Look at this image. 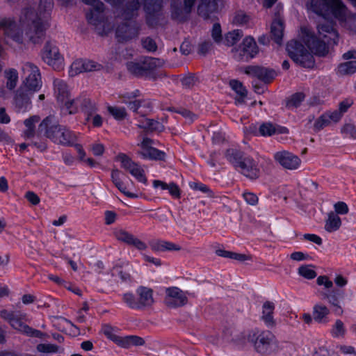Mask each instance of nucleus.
I'll list each match as a JSON object with an SVG mask.
<instances>
[{"mask_svg": "<svg viewBox=\"0 0 356 356\" xmlns=\"http://www.w3.org/2000/svg\"><path fill=\"white\" fill-rule=\"evenodd\" d=\"M316 283L319 286H324L326 289H330L333 286L332 282L326 275H320L316 279Z\"/></svg>", "mask_w": 356, "mask_h": 356, "instance_id": "obj_57", "label": "nucleus"}, {"mask_svg": "<svg viewBox=\"0 0 356 356\" xmlns=\"http://www.w3.org/2000/svg\"><path fill=\"white\" fill-rule=\"evenodd\" d=\"M275 71L261 67L257 79L265 83H268L271 81L275 78Z\"/></svg>", "mask_w": 356, "mask_h": 356, "instance_id": "obj_44", "label": "nucleus"}, {"mask_svg": "<svg viewBox=\"0 0 356 356\" xmlns=\"http://www.w3.org/2000/svg\"><path fill=\"white\" fill-rule=\"evenodd\" d=\"M229 85L232 89L234 90L241 98H243L246 96L247 90L241 82L236 80H232L229 82Z\"/></svg>", "mask_w": 356, "mask_h": 356, "instance_id": "obj_47", "label": "nucleus"}, {"mask_svg": "<svg viewBox=\"0 0 356 356\" xmlns=\"http://www.w3.org/2000/svg\"><path fill=\"white\" fill-rule=\"evenodd\" d=\"M108 111L118 120H123L127 115L126 110L122 107L108 106Z\"/></svg>", "mask_w": 356, "mask_h": 356, "instance_id": "obj_46", "label": "nucleus"}, {"mask_svg": "<svg viewBox=\"0 0 356 356\" xmlns=\"http://www.w3.org/2000/svg\"><path fill=\"white\" fill-rule=\"evenodd\" d=\"M47 27V22L35 18L34 13L30 9L22 12L19 26L10 19H3L0 22V28L3 29L6 37L19 44L25 41L39 42Z\"/></svg>", "mask_w": 356, "mask_h": 356, "instance_id": "obj_2", "label": "nucleus"}, {"mask_svg": "<svg viewBox=\"0 0 356 356\" xmlns=\"http://www.w3.org/2000/svg\"><path fill=\"white\" fill-rule=\"evenodd\" d=\"M251 18L243 11L236 12L232 17V24L236 26H248Z\"/></svg>", "mask_w": 356, "mask_h": 356, "instance_id": "obj_38", "label": "nucleus"}, {"mask_svg": "<svg viewBox=\"0 0 356 356\" xmlns=\"http://www.w3.org/2000/svg\"><path fill=\"white\" fill-rule=\"evenodd\" d=\"M22 71L25 79L21 88L33 95L42 86L40 70L34 64L26 62L22 65Z\"/></svg>", "mask_w": 356, "mask_h": 356, "instance_id": "obj_9", "label": "nucleus"}, {"mask_svg": "<svg viewBox=\"0 0 356 356\" xmlns=\"http://www.w3.org/2000/svg\"><path fill=\"white\" fill-rule=\"evenodd\" d=\"M283 22L280 17L275 18L272 22L270 33L273 40L280 43L283 35Z\"/></svg>", "mask_w": 356, "mask_h": 356, "instance_id": "obj_34", "label": "nucleus"}, {"mask_svg": "<svg viewBox=\"0 0 356 356\" xmlns=\"http://www.w3.org/2000/svg\"><path fill=\"white\" fill-rule=\"evenodd\" d=\"M246 339L260 356L273 355L278 350V341L269 330H252L248 332Z\"/></svg>", "mask_w": 356, "mask_h": 356, "instance_id": "obj_5", "label": "nucleus"}, {"mask_svg": "<svg viewBox=\"0 0 356 356\" xmlns=\"http://www.w3.org/2000/svg\"><path fill=\"white\" fill-rule=\"evenodd\" d=\"M188 184L190 188L194 191H200L210 197L213 195L212 191L208 188L207 186L202 183L191 181L189 182Z\"/></svg>", "mask_w": 356, "mask_h": 356, "instance_id": "obj_48", "label": "nucleus"}, {"mask_svg": "<svg viewBox=\"0 0 356 356\" xmlns=\"http://www.w3.org/2000/svg\"><path fill=\"white\" fill-rule=\"evenodd\" d=\"M54 92L58 102L64 104L63 111L69 114L75 113L81 105L80 99H70L66 83L60 79L54 81Z\"/></svg>", "mask_w": 356, "mask_h": 356, "instance_id": "obj_12", "label": "nucleus"}, {"mask_svg": "<svg viewBox=\"0 0 356 356\" xmlns=\"http://www.w3.org/2000/svg\"><path fill=\"white\" fill-rule=\"evenodd\" d=\"M331 335L334 338H339L340 337H343L346 334V329L344 327V324L342 321L340 319H337L332 326V328L330 331Z\"/></svg>", "mask_w": 356, "mask_h": 356, "instance_id": "obj_42", "label": "nucleus"}, {"mask_svg": "<svg viewBox=\"0 0 356 356\" xmlns=\"http://www.w3.org/2000/svg\"><path fill=\"white\" fill-rule=\"evenodd\" d=\"M52 8L53 0H40V2L38 6L39 14L38 15H35L34 14L35 18H40V21H42V17L45 18L46 15L49 13Z\"/></svg>", "mask_w": 356, "mask_h": 356, "instance_id": "obj_37", "label": "nucleus"}, {"mask_svg": "<svg viewBox=\"0 0 356 356\" xmlns=\"http://www.w3.org/2000/svg\"><path fill=\"white\" fill-rule=\"evenodd\" d=\"M143 47L149 51H154L157 49L156 44L154 40L147 38L142 41Z\"/></svg>", "mask_w": 356, "mask_h": 356, "instance_id": "obj_58", "label": "nucleus"}, {"mask_svg": "<svg viewBox=\"0 0 356 356\" xmlns=\"http://www.w3.org/2000/svg\"><path fill=\"white\" fill-rule=\"evenodd\" d=\"M201 227V224H176L177 232L187 237L195 234L200 236L204 235V233L200 229Z\"/></svg>", "mask_w": 356, "mask_h": 356, "instance_id": "obj_31", "label": "nucleus"}, {"mask_svg": "<svg viewBox=\"0 0 356 356\" xmlns=\"http://www.w3.org/2000/svg\"><path fill=\"white\" fill-rule=\"evenodd\" d=\"M114 328L110 324H104L102 327V332L104 336L122 348H129L131 346H144L145 341L143 338L137 335H127L121 337L113 333Z\"/></svg>", "mask_w": 356, "mask_h": 356, "instance_id": "obj_8", "label": "nucleus"}, {"mask_svg": "<svg viewBox=\"0 0 356 356\" xmlns=\"http://www.w3.org/2000/svg\"><path fill=\"white\" fill-rule=\"evenodd\" d=\"M138 33V29L132 22L120 25L116 30V37L121 42L130 40L137 36Z\"/></svg>", "mask_w": 356, "mask_h": 356, "instance_id": "obj_21", "label": "nucleus"}, {"mask_svg": "<svg viewBox=\"0 0 356 356\" xmlns=\"http://www.w3.org/2000/svg\"><path fill=\"white\" fill-rule=\"evenodd\" d=\"M39 121L40 117L38 115L31 116L24 120V124L26 129L24 131V136L26 138H31L34 136L35 133V127Z\"/></svg>", "mask_w": 356, "mask_h": 356, "instance_id": "obj_33", "label": "nucleus"}, {"mask_svg": "<svg viewBox=\"0 0 356 356\" xmlns=\"http://www.w3.org/2000/svg\"><path fill=\"white\" fill-rule=\"evenodd\" d=\"M152 144V141L150 139L147 138H143L140 145L141 149L140 154L143 158L146 159H163L164 152L154 148Z\"/></svg>", "mask_w": 356, "mask_h": 356, "instance_id": "obj_19", "label": "nucleus"}, {"mask_svg": "<svg viewBox=\"0 0 356 356\" xmlns=\"http://www.w3.org/2000/svg\"><path fill=\"white\" fill-rule=\"evenodd\" d=\"M338 34L329 22H321L317 26V34H312L307 28L301 29V41H291L286 50L293 61L305 67H312L314 60L312 54L325 56L328 46L336 44Z\"/></svg>", "mask_w": 356, "mask_h": 356, "instance_id": "obj_1", "label": "nucleus"}, {"mask_svg": "<svg viewBox=\"0 0 356 356\" xmlns=\"http://www.w3.org/2000/svg\"><path fill=\"white\" fill-rule=\"evenodd\" d=\"M308 7L315 13L325 16L331 13L342 26L356 33V17L352 16L341 0H311Z\"/></svg>", "mask_w": 356, "mask_h": 356, "instance_id": "obj_3", "label": "nucleus"}, {"mask_svg": "<svg viewBox=\"0 0 356 356\" xmlns=\"http://www.w3.org/2000/svg\"><path fill=\"white\" fill-rule=\"evenodd\" d=\"M37 350L44 353H55L58 350V346L51 343H39L37 346Z\"/></svg>", "mask_w": 356, "mask_h": 356, "instance_id": "obj_49", "label": "nucleus"}, {"mask_svg": "<svg viewBox=\"0 0 356 356\" xmlns=\"http://www.w3.org/2000/svg\"><path fill=\"white\" fill-rule=\"evenodd\" d=\"M90 149L93 155L96 156H100L103 155L105 148L104 146L101 143H95L90 146Z\"/></svg>", "mask_w": 356, "mask_h": 356, "instance_id": "obj_60", "label": "nucleus"}, {"mask_svg": "<svg viewBox=\"0 0 356 356\" xmlns=\"http://www.w3.org/2000/svg\"><path fill=\"white\" fill-rule=\"evenodd\" d=\"M81 105L83 106L87 113L86 120L89 121L92 120V123L94 127H101L103 122L102 118L98 114L93 115V113L97 110L95 104L92 103L89 99H85Z\"/></svg>", "mask_w": 356, "mask_h": 356, "instance_id": "obj_25", "label": "nucleus"}, {"mask_svg": "<svg viewBox=\"0 0 356 356\" xmlns=\"http://www.w3.org/2000/svg\"><path fill=\"white\" fill-rule=\"evenodd\" d=\"M141 255L143 257V260L146 262L151 263L156 266H161L162 264L161 260L159 258L149 256L145 253H141Z\"/></svg>", "mask_w": 356, "mask_h": 356, "instance_id": "obj_62", "label": "nucleus"}, {"mask_svg": "<svg viewBox=\"0 0 356 356\" xmlns=\"http://www.w3.org/2000/svg\"><path fill=\"white\" fill-rule=\"evenodd\" d=\"M353 104V100L352 99H346L341 102L339 104V110L334 111L333 113H340V119L341 118L343 113H345L348 109Z\"/></svg>", "mask_w": 356, "mask_h": 356, "instance_id": "obj_50", "label": "nucleus"}, {"mask_svg": "<svg viewBox=\"0 0 356 356\" xmlns=\"http://www.w3.org/2000/svg\"><path fill=\"white\" fill-rule=\"evenodd\" d=\"M273 157L276 162L289 170H296L301 163L300 159L297 156L286 150L275 152Z\"/></svg>", "mask_w": 356, "mask_h": 356, "instance_id": "obj_17", "label": "nucleus"}, {"mask_svg": "<svg viewBox=\"0 0 356 356\" xmlns=\"http://www.w3.org/2000/svg\"><path fill=\"white\" fill-rule=\"evenodd\" d=\"M338 72L341 74H350L355 72L356 61H348L339 65Z\"/></svg>", "mask_w": 356, "mask_h": 356, "instance_id": "obj_43", "label": "nucleus"}, {"mask_svg": "<svg viewBox=\"0 0 356 356\" xmlns=\"http://www.w3.org/2000/svg\"><path fill=\"white\" fill-rule=\"evenodd\" d=\"M298 274L307 280H312L317 275L316 272L307 265L300 266L298 268Z\"/></svg>", "mask_w": 356, "mask_h": 356, "instance_id": "obj_45", "label": "nucleus"}, {"mask_svg": "<svg viewBox=\"0 0 356 356\" xmlns=\"http://www.w3.org/2000/svg\"><path fill=\"white\" fill-rule=\"evenodd\" d=\"M122 300L129 308L135 310H140L138 299L133 293L128 292L124 293Z\"/></svg>", "mask_w": 356, "mask_h": 356, "instance_id": "obj_40", "label": "nucleus"}, {"mask_svg": "<svg viewBox=\"0 0 356 356\" xmlns=\"http://www.w3.org/2000/svg\"><path fill=\"white\" fill-rule=\"evenodd\" d=\"M245 201L250 205H256L258 202L257 196L250 192H245L243 193Z\"/></svg>", "mask_w": 356, "mask_h": 356, "instance_id": "obj_59", "label": "nucleus"}, {"mask_svg": "<svg viewBox=\"0 0 356 356\" xmlns=\"http://www.w3.org/2000/svg\"><path fill=\"white\" fill-rule=\"evenodd\" d=\"M165 241L162 240H151L149 241V245L154 252H163Z\"/></svg>", "mask_w": 356, "mask_h": 356, "instance_id": "obj_55", "label": "nucleus"}, {"mask_svg": "<svg viewBox=\"0 0 356 356\" xmlns=\"http://www.w3.org/2000/svg\"><path fill=\"white\" fill-rule=\"evenodd\" d=\"M164 65V61L159 58H147L143 63L144 72H150L161 67Z\"/></svg>", "mask_w": 356, "mask_h": 356, "instance_id": "obj_36", "label": "nucleus"}, {"mask_svg": "<svg viewBox=\"0 0 356 356\" xmlns=\"http://www.w3.org/2000/svg\"><path fill=\"white\" fill-rule=\"evenodd\" d=\"M220 3L221 0H202L198 6L197 12L200 15L207 18L210 13L218 10Z\"/></svg>", "mask_w": 356, "mask_h": 356, "instance_id": "obj_27", "label": "nucleus"}, {"mask_svg": "<svg viewBox=\"0 0 356 356\" xmlns=\"http://www.w3.org/2000/svg\"><path fill=\"white\" fill-rule=\"evenodd\" d=\"M261 67L258 66H248L244 69V72L253 77H258V74Z\"/></svg>", "mask_w": 356, "mask_h": 356, "instance_id": "obj_64", "label": "nucleus"}, {"mask_svg": "<svg viewBox=\"0 0 356 356\" xmlns=\"http://www.w3.org/2000/svg\"><path fill=\"white\" fill-rule=\"evenodd\" d=\"M39 131L54 143L67 146L75 147L76 135L72 131L59 126L57 120L52 116L44 118L39 125Z\"/></svg>", "mask_w": 356, "mask_h": 356, "instance_id": "obj_4", "label": "nucleus"}, {"mask_svg": "<svg viewBox=\"0 0 356 356\" xmlns=\"http://www.w3.org/2000/svg\"><path fill=\"white\" fill-rule=\"evenodd\" d=\"M81 1L91 7L90 11L86 14L88 22L95 26L99 34H106L111 26L104 17V6L102 2L99 0H81Z\"/></svg>", "mask_w": 356, "mask_h": 356, "instance_id": "obj_6", "label": "nucleus"}, {"mask_svg": "<svg viewBox=\"0 0 356 356\" xmlns=\"http://www.w3.org/2000/svg\"><path fill=\"white\" fill-rule=\"evenodd\" d=\"M136 294L138 296V304L140 309L150 307L154 303L153 290L150 288L140 286L136 289Z\"/></svg>", "mask_w": 356, "mask_h": 356, "instance_id": "obj_23", "label": "nucleus"}, {"mask_svg": "<svg viewBox=\"0 0 356 356\" xmlns=\"http://www.w3.org/2000/svg\"><path fill=\"white\" fill-rule=\"evenodd\" d=\"M116 238L129 245L135 247L140 251L145 250L147 248V244L135 237L132 234L122 229L116 230L115 232Z\"/></svg>", "mask_w": 356, "mask_h": 356, "instance_id": "obj_18", "label": "nucleus"}, {"mask_svg": "<svg viewBox=\"0 0 356 356\" xmlns=\"http://www.w3.org/2000/svg\"><path fill=\"white\" fill-rule=\"evenodd\" d=\"M302 239L312 242L318 245L323 244V239L315 234H305L302 236Z\"/></svg>", "mask_w": 356, "mask_h": 356, "instance_id": "obj_56", "label": "nucleus"}, {"mask_svg": "<svg viewBox=\"0 0 356 356\" xmlns=\"http://www.w3.org/2000/svg\"><path fill=\"white\" fill-rule=\"evenodd\" d=\"M232 57L239 62H248L254 58L259 53L258 46L254 39L251 36H246L241 44L234 47L232 51Z\"/></svg>", "mask_w": 356, "mask_h": 356, "instance_id": "obj_11", "label": "nucleus"}, {"mask_svg": "<svg viewBox=\"0 0 356 356\" xmlns=\"http://www.w3.org/2000/svg\"><path fill=\"white\" fill-rule=\"evenodd\" d=\"M167 190H168L170 194L175 197L179 198L180 197V190L177 184L175 183H170Z\"/></svg>", "mask_w": 356, "mask_h": 356, "instance_id": "obj_63", "label": "nucleus"}, {"mask_svg": "<svg viewBox=\"0 0 356 356\" xmlns=\"http://www.w3.org/2000/svg\"><path fill=\"white\" fill-rule=\"evenodd\" d=\"M243 31L239 29H235L227 33L223 39V42L226 46L232 47L240 41L243 37Z\"/></svg>", "mask_w": 356, "mask_h": 356, "instance_id": "obj_35", "label": "nucleus"}, {"mask_svg": "<svg viewBox=\"0 0 356 356\" xmlns=\"http://www.w3.org/2000/svg\"><path fill=\"white\" fill-rule=\"evenodd\" d=\"M195 0H184V3L175 0L172 2V14L173 17L179 19L191 13Z\"/></svg>", "mask_w": 356, "mask_h": 356, "instance_id": "obj_24", "label": "nucleus"}, {"mask_svg": "<svg viewBox=\"0 0 356 356\" xmlns=\"http://www.w3.org/2000/svg\"><path fill=\"white\" fill-rule=\"evenodd\" d=\"M102 68V65L94 60L89 59L79 58L75 60L69 70V74L74 76L80 73L97 71Z\"/></svg>", "mask_w": 356, "mask_h": 356, "instance_id": "obj_16", "label": "nucleus"}, {"mask_svg": "<svg viewBox=\"0 0 356 356\" xmlns=\"http://www.w3.org/2000/svg\"><path fill=\"white\" fill-rule=\"evenodd\" d=\"M226 157L245 177L252 179L259 177L260 172L257 163L250 156H243L238 151L229 149Z\"/></svg>", "mask_w": 356, "mask_h": 356, "instance_id": "obj_7", "label": "nucleus"}, {"mask_svg": "<svg viewBox=\"0 0 356 356\" xmlns=\"http://www.w3.org/2000/svg\"><path fill=\"white\" fill-rule=\"evenodd\" d=\"M329 314L330 310L325 305L316 304L313 307L312 316L314 321L318 323H327L329 321Z\"/></svg>", "mask_w": 356, "mask_h": 356, "instance_id": "obj_32", "label": "nucleus"}, {"mask_svg": "<svg viewBox=\"0 0 356 356\" xmlns=\"http://www.w3.org/2000/svg\"><path fill=\"white\" fill-rule=\"evenodd\" d=\"M42 60L54 70H61L64 68L65 60L60 53L58 47L53 42H47L42 51Z\"/></svg>", "mask_w": 356, "mask_h": 356, "instance_id": "obj_13", "label": "nucleus"}, {"mask_svg": "<svg viewBox=\"0 0 356 356\" xmlns=\"http://www.w3.org/2000/svg\"><path fill=\"white\" fill-rule=\"evenodd\" d=\"M75 149L77 152L79 159L90 167H95L97 163L92 158H87L86 153L80 144L75 145Z\"/></svg>", "mask_w": 356, "mask_h": 356, "instance_id": "obj_39", "label": "nucleus"}, {"mask_svg": "<svg viewBox=\"0 0 356 356\" xmlns=\"http://www.w3.org/2000/svg\"><path fill=\"white\" fill-rule=\"evenodd\" d=\"M127 69L129 72L136 75H143L145 73L143 67V63L139 64L137 63L130 62L127 64Z\"/></svg>", "mask_w": 356, "mask_h": 356, "instance_id": "obj_52", "label": "nucleus"}, {"mask_svg": "<svg viewBox=\"0 0 356 356\" xmlns=\"http://www.w3.org/2000/svg\"><path fill=\"white\" fill-rule=\"evenodd\" d=\"M305 95L302 93H296L293 95L287 103L289 107H297L304 100Z\"/></svg>", "mask_w": 356, "mask_h": 356, "instance_id": "obj_53", "label": "nucleus"}, {"mask_svg": "<svg viewBox=\"0 0 356 356\" xmlns=\"http://www.w3.org/2000/svg\"><path fill=\"white\" fill-rule=\"evenodd\" d=\"M4 74L6 80V89L3 88L0 89V97L7 98L9 96L8 91H12L17 86L18 72L15 69H9L6 70Z\"/></svg>", "mask_w": 356, "mask_h": 356, "instance_id": "obj_22", "label": "nucleus"}, {"mask_svg": "<svg viewBox=\"0 0 356 356\" xmlns=\"http://www.w3.org/2000/svg\"><path fill=\"white\" fill-rule=\"evenodd\" d=\"M341 132L346 137L356 138V128L352 124H345L341 129Z\"/></svg>", "mask_w": 356, "mask_h": 356, "instance_id": "obj_54", "label": "nucleus"}, {"mask_svg": "<svg viewBox=\"0 0 356 356\" xmlns=\"http://www.w3.org/2000/svg\"><path fill=\"white\" fill-rule=\"evenodd\" d=\"M116 160L120 163L121 167L129 172L138 181L145 185L147 184V179L145 171L140 165L124 154H119Z\"/></svg>", "mask_w": 356, "mask_h": 356, "instance_id": "obj_14", "label": "nucleus"}, {"mask_svg": "<svg viewBox=\"0 0 356 356\" xmlns=\"http://www.w3.org/2000/svg\"><path fill=\"white\" fill-rule=\"evenodd\" d=\"M33 94L25 90L24 88H19L15 93L13 104L17 111H26L31 106V97Z\"/></svg>", "mask_w": 356, "mask_h": 356, "instance_id": "obj_20", "label": "nucleus"}, {"mask_svg": "<svg viewBox=\"0 0 356 356\" xmlns=\"http://www.w3.org/2000/svg\"><path fill=\"white\" fill-rule=\"evenodd\" d=\"M0 316L6 320L13 329L19 331L27 337L40 339L44 336V333L40 330L25 324L13 311L3 309L0 312Z\"/></svg>", "mask_w": 356, "mask_h": 356, "instance_id": "obj_10", "label": "nucleus"}, {"mask_svg": "<svg viewBox=\"0 0 356 356\" xmlns=\"http://www.w3.org/2000/svg\"><path fill=\"white\" fill-rule=\"evenodd\" d=\"M165 304L170 308H177L186 305L188 302V298L183 291L177 286H171L165 291Z\"/></svg>", "mask_w": 356, "mask_h": 356, "instance_id": "obj_15", "label": "nucleus"}, {"mask_svg": "<svg viewBox=\"0 0 356 356\" xmlns=\"http://www.w3.org/2000/svg\"><path fill=\"white\" fill-rule=\"evenodd\" d=\"M340 120V113L327 112L320 116L314 123V128L318 131L328 126L332 122H337Z\"/></svg>", "mask_w": 356, "mask_h": 356, "instance_id": "obj_29", "label": "nucleus"}, {"mask_svg": "<svg viewBox=\"0 0 356 356\" xmlns=\"http://www.w3.org/2000/svg\"><path fill=\"white\" fill-rule=\"evenodd\" d=\"M139 127L149 131H160L162 128L159 122L147 118H144Z\"/></svg>", "mask_w": 356, "mask_h": 356, "instance_id": "obj_41", "label": "nucleus"}, {"mask_svg": "<svg viewBox=\"0 0 356 356\" xmlns=\"http://www.w3.org/2000/svg\"><path fill=\"white\" fill-rule=\"evenodd\" d=\"M211 37L215 42L220 43L223 40L222 30L219 24H214L211 30Z\"/></svg>", "mask_w": 356, "mask_h": 356, "instance_id": "obj_51", "label": "nucleus"}, {"mask_svg": "<svg viewBox=\"0 0 356 356\" xmlns=\"http://www.w3.org/2000/svg\"><path fill=\"white\" fill-rule=\"evenodd\" d=\"M334 210L338 214H346L348 211V207L345 202H339L334 204Z\"/></svg>", "mask_w": 356, "mask_h": 356, "instance_id": "obj_61", "label": "nucleus"}, {"mask_svg": "<svg viewBox=\"0 0 356 356\" xmlns=\"http://www.w3.org/2000/svg\"><path fill=\"white\" fill-rule=\"evenodd\" d=\"M286 128L278 126L271 122H264L259 126V134L260 136L268 137L275 134H287Z\"/></svg>", "mask_w": 356, "mask_h": 356, "instance_id": "obj_26", "label": "nucleus"}, {"mask_svg": "<svg viewBox=\"0 0 356 356\" xmlns=\"http://www.w3.org/2000/svg\"><path fill=\"white\" fill-rule=\"evenodd\" d=\"M343 291L337 289H332L327 296L328 302L334 307V313L336 315H342L343 310L340 305V300L343 298Z\"/></svg>", "mask_w": 356, "mask_h": 356, "instance_id": "obj_28", "label": "nucleus"}, {"mask_svg": "<svg viewBox=\"0 0 356 356\" xmlns=\"http://www.w3.org/2000/svg\"><path fill=\"white\" fill-rule=\"evenodd\" d=\"M275 305L273 302L266 301L262 305L261 319L268 327H272L275 325L273 312Z\"/></svg>", "mask_w": 356, "mask_h": 356, "instance_id": "obj_30", "label": "nucleus"}]
</instances>
